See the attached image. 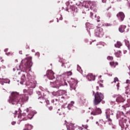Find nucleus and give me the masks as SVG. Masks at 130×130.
<instances>
[{"label": "nucleus", "mask_w": 130, "mask_h": 130, "mask_svg": "<svg viewBox=\"0 0 130 130\" xmlns=\"http://www.w3.org/2000/svg\"><path fill=\"white\" fill-rule=\"evenodd\" d=\"M32 61L27 58L22 60L20 63V65L19 66V68L21 72H18V75H21L20 78V83L21 85H24V83L27 80V82L26 83L28 89L27 92L30 95L33 94V89L36 87V82L34 80H32L31 78V75L28 73V72L31 71V67H32Z\"/></svg>", "instance_id": "1"}, {"label": "nucleus", "mask_w": 130, "mask_h": 130, "mask_svg": "<svg viewBox=\"0 0 130 130\" xmlns=\"http://www.w3.org/2000/svg\"><path fill=\"white\" fill-rule=\"evenodd\" d=\"M54 73L51 70L47 71V74L45 77H47L49 80H51L53 81H50L51 84H53L54 88L59 89V87L61 86H66L68 85L66 83V79H68L69 76H72V72L69 71L63 73L62 75H58L55 80V77H54Z\"/></svg>", "instance_id": "2"}, {"label": "nucleus", "mask_w": 130, "mask_h": 130, "mask_svg": "<svg viewBox=\"0 0 130 130\" xmlns=\"http://www.w3.org/2000/svg\"><path fill=\"white\" fill-rule=\"evenodd\" d=\"M29 98L27 94H19L17 92H12L11 96H9L8 102L12 105L22 106V104L26 101H28Z\"/></svg>", "instance_id": "3"}, {"label": "nucleus", "mask_w": 130, "mask_h": 130, "mask_svg": "<svg viewBox=\"0 0 130 130\" xmlns=\"http://www.w3.org/2000/svg\"><path fill=\"white\" fill-rule=\"evenodd\" d=\"M40 89L43 91H37V94L39 96V99H42L43 101H41V103H46V105L49 106V101L46 100V95H44V92H43L44 91V88L42 87H40Z\"/></svg>", "instance_id": "4"}, {"label": "nucleus", "mask_w": 130, "mask_h": 130, "mask_svg": "<svg viewBox=\"0 0 130 130\" xmlns=\"http://www.w3.org/2000/svg\"><path fill=\"white\" fill-rule=\"evenodd\" d=\"M28 111H29V110L28 109H27V110H25L22 115L21 114V110H20V108H19L18 111H15V113H14V117H16V116H17V115L18 118H22V119L20 120V122H17V124H20L21 121L27 120V118L24 117V116H26V112L28 113Z\"/></svg>", "instance_id": "5"}, {"label": "nucleus", "mask_w": 130, "mask_h": 130, "mask_svg": "<svg viewBox=\"0 0 130 130\" xmlns=\"http://www.w3.org/2000/svg\"><path fill=\"white\" fill-rule=\"evenodd\" d=\"M114 113V111L110 110V109H108L106 110V116L108 122H109V124L110 125H112V119H111V118H112Z\"/></svg>", "instance_id": "6"}, {"label": "nucleus", "mask_w": 130, "mask_h": 130, "mask_svg": "<svg viewBox=\"0 0 130 130\" xmlns=\"http://www.w3.org/2000/svg\"><path fill=\"white\" fill-rule=\"evenodd\" d=\"M104 99V95L101 92H96L94 94V105H98L102 100Z\"/></svg>", "instance_id": "7"}, {"label": "nucleus", "mask_w": 130, "mask_h": 130, "mask_svg": "<svg viewBox=\"0 0 130 130\" xmlns=\"http://www.w3.org/2000/svg\"><path fill=\"white\" fill-rule=\"evenodd\" d=\"M68 83L70 86L71 91L76 90V88L78 87V81L74 78H71L70 81H68Z\"/></svg>", "instance_id": "8"}, {"label": "nucleus", "mask_w": 130, "mask_h": 130, "mask_svg": "<svg viewBox=\"0 0 130 130\" xmlns=\"http://www.w3.org/2000/svg\"><path fill=\"white\" fill-rule=\"evenodd\" d=\"M27 109H28V111L27 112V113L26 112H25V116L27 115V117L29 119H32V118H33V116H34V115H35V114H36L37 113V112H36V111H30V108H27Z\"/></svg>", "instance_id": "9"}, {"label": "nucleus", "mask_w": 130, "mask_h": 130, "mask_svg": "<svg viewBox=\"0 0 130 130\" xmlns=\"http://www.w3.org/2000/svg\"><path fill=\"white\" fill-rule=\"evenodd\" d=\"M94 34L96 37H100L103 35V29L102 28L99 27L95 29Z\"/></svg>", "instance_id": "10"}, {"label": "nucleus", "mask_w": 130, "mask_h": 130, "mask_svg": "<svg viewBox=\"0 0 130 130\" xmlns=\"http://www.w3.org/2000/svg\"><path fill=\"white\" fill-rule=\"evenodd\" d=\"M53 95L54 96H57V97H61L62 95H67V91L65 90H59L56 92H53Z\"/></svg>", "instance_id": "11"}, {"label": "nucleus", "mask_w": 130, "mask_h": 130, "mask_svg": "<svg viewBox=\"0 0 130 130\" xmlns=\"http://www.w3.org/2000/svg\"><path fill=\"white\" fill-rule=\"evenodd\" d=\"M102 113V111H101V109L99 108H96L95 110V111H92L90 114L91 115H98V114H101Z\"/></svg>", "instance_id": "12"}, {"label": "nucleus", "mask_w": 130, "mask_h": 130, "mask_svg": "<svg viewBox=\"0 0 130 130\" xmlns=\"http://www.w3.org/2000/svg\"><path fill=\"white\" fill-rule=\"evenodd\" d=\"M117 17L118 18L119 20H120V21H122L123 20H124V13H123L122 12H120L117 15Z\"/></svg>", "instance_id": "13"}, {"label": "nucleus", "mask_w": 130, "mask_h": 130, "mask_svg": "<svg viewBox=\"0 0 130 130\" xmlns=\"http://www.w3.org/2000/svg\"><path fill=\"white\" fill-rule=\"evenodd\" d=\"M86 79H87L89 82H91V81H95V77L93 75V74H89L86 76Z\"/></svg>", "instance_id": "14"}, {"label": "nucleus", "mask_w": 130, "mask_h": 130, "mask_svg": "<svg viewBox=\"0 0 130 130\" xmlns=\"http://www.w3.org/2000/svg\"><path fill=\"white\" fill-rule=\"evenodd\" d=\"M59 62H62L61 67H64L65 68H67L69 69L70 68V63L62 61V58H60V60H59Z\"/></svg>", "instance_id": "15"}, {"label": "nucleus", "mask_w": 130, "mask_h": 130, "mask_svg": "<svg viewBox=\"0 0 130 130\" xmlns=\"http://www.w3.org/2000/svg\"><path fill=\"white\" fill-rule=\"evenodd\" d=\"M116 101L118 103H123V102H124V99H123L121 95H118L116 99Z\"/></svg>", "instance_id": "16"}, {"label": "nucleus", "mask_w": 130, "mask_h": 130, "mask_svg": "<svg viewBox=\"0 0 130 130\" xmlns=\"http://www.w3.org/2000/svg\"><path fill=\"white\" fill-rule=\"evenodd\" d=\"M75 104V102L72 101L71 103L68 104L67 107H66V109H68V110H72L73 108H74V105Z\"/></svg>", "instance_id": "17"}, {"label": "nucleus", "mask_w": 130, "mask_h": 130, "mask_svg": "<svg viewBox=\"0 0 130 130\" xmlns=\"http://www.w3.org/2000/svg\"><path fill=\"white\" fill-rule=\"evenodd\" d=\"M67 130H75V128H76L75 124H73V123H70L69 126L67 125Z\"/></svg>", "instance_id": "18"}, {"label": "nucleus", "mask_w": 130, "mask_h": 130, "mask_svg": "<svg viewBox=\"0 0 130 130\" xmlns=\"http://www.w3.org/2000/svg\"><path fill=\"white\" fill-rule=\"evenodd\" d=\"M33 126L32 125H30L29 124L25 125V128L23 130H31L32 129Z\"/></svg>", "instance_id": "19"}, {"label": "nucleus", "mask_w": 130, "mask_h": 130, "mask_svg": "<svg viewBox=\"0 0 130 130\" xmlns=\"http://www.w3.org/2000/svg\"><path fill=\"white\" fill-rule=\"evenodd\" d=\"M126 28V26L125 25H121V27L119 28V31L121 33H123V31H124V29Z\"/></svg>", "instance_id": "20"}, {"label": "nucleus", "mask_w": 130, "mask_h": 130, "mask_svg": "<svg viewBox=\"0 0 130 130\" xmlns=\"http://www.w3.org/2000/svg\"><path fill=\"white\" fill-rule=\"evenodd\" d=\"M115 47L117 48H119L120 46H122V44L120 41H117L116 44H115Z\"/></svg>", "instance_id": "21"}, {"label": "nucleus", "mask_w": 130, "mask_h": 130, "mask_svg": "<svg viewBox=\"0 0 130 130\" xmlns=\"http://www.w3.org/2000/svg\"><path fill=\"white\" fill-rule=\"evenodd\" d=\"M66 99H67V98L65 97L64 96H60L58 98V100L60 102H63V101H64V100H66Z\"/></svg>", "instance_id": "22"}, {"label": "nucleus", "mask_w": 130, "mask_h": 130, "mask_svg": "<svg viewBox=\"0 0 130 130\" xmlns=\"http://www.w3.org/2000/svg\"><path fill=\"white\" fill-rule=\"evenodd\" d=\"M51 102L52 103H53V104H54L55 105H56V104H57V103L59 102V101L58 99H56L55 100H52Z\"/></svg>", "instance_id": "23"}, {"label": "nucleus", "mask_w": 130, "mask_h": 130, "mask_svg": "<svg viewBox=\"0 0 130 130\" xmlns=\"http://www.w3.org/2000/svg\"><path fill=\"white\" fill-rule=\"evenodd\" d=\"M115 56L116 57H120L121 56V51H118L117 52L115 53Z\"/></svg>", "instance_id": "24"}, {"label": "nucleus", "mask_w": 130, "mask_h": 130, "mask_svg": "<svg viewBox=\"0 0 130 130\" xmlns=\"http://www.w3.org/2000/svg\"><path fill=\"white\" fill-rule=\"evenodd\" d=\"M3 81L5 84H10L11 81H10V79L7 78H3Z\"/></svg>", "instance_id": "25"}, {"label": "nucleus", "mask_w": 130, "mask_h": 130, "mask_svg": "<svg viewBox=\"0 0 130 130\" xmlns=\"http://www.w3.org/2000/svg\"><path fill=\"white\" fill-rule=\"evenodd\" d=\"M70 10L72 11V12H76V10H77V8L75 7V6H70Z\"/></svg>", "instance_id": "26"}, {"label": "nucleus", "mask_w": 130, "mask_h": 130, "mask_svg": "<svg viewBox=\"0 0 130 130\" xmlns=\"http://www.w3.org/2000/svg\"><path fill=\"white\" fill-rule=\"evenodd\" d=\"M107 59L108 60H112V59H113V57L109 56L107 57Z\"/></svg>", "instance_id": "27"}, {"label": "nucleus", "mask_w": 130, "mask_h": 130, "mask_svg": "<svg viewBox=\"0 0 130 130\" xmlns=\"http://www.w3.org/2000/svg\"><path fill=\"white\" fill-rule=\"evenodd\" d=\"M46 107H47L48 108L49 110H50V111L52 110V106H49L48 105H46Z\"/></svg>", "instance_id": "28"}, {"label": "nucleus", "mask_w": 130, "mask_h": 130, "mask_svg": "<svg viewBox=\"0 0 130 130\" xmlns=\"http://www.w3.org/2000/svg\"><path fill=\"white\" fill-rule=\"evenodd\" d=\"M77 71L78 72H81V67H80L79 65H77Z\"/></svg>", "instance_id": "29"}, {"label": "nucleus", "mask_w": 130, "mask_h": 130, "mask_svg": "<svg viewBox=\"0 0 130 130\" xmlns=\"http://www.w3.org/2000/svg\"><path fill=\"white\" fill-rule=\"evenodd\" d=\"M116 82H118V78L117 77H115L114 79V83H116Z\"/></svg>", "instance_id": "30"}, {"label": "nucleus", "mask_w": 130, "mask_h": 130, "mask_svg": "<svg viewBox=\"0 0 130 130\" xmlns=\"http://www.w3.org/2000/svg\"><path fill=\"white\" fill-rule=\"evenodd\" d=\"M110 66H111V67H113V66H114V64H115V63L114 61L110 62Z\"/></svg>", "instance_id": "31"}, {"label": "nucleus", "mask_w": 130, "mask_h": 130, "mask_svg": "<svg viewBox=\"0 0 130 130\" xmlns=\"http://www.w3.org/2000/svg\"><path fill=\"white\" fill-rule=\"evenodd\" d=\"M35 55H37V56H38V57H39V56H40V54L39 53V52H36Z\"/></svg>", "instance_id": "32"}, {"label": "nucleus", "mask_w": 130, "mask_h": 130, "mask_svg": "<svg viewBox=\"0 0 130 130\" xmlns=\"http://www.w3.org/2000/svg\"><path fill=\"white\" fill-rule=\"evenodd\" d=\"M106 26H107V27L109 26H112V24H110V23H106Z\"/></svg>", "instance_id": "33"}, {"label": "nucleus", "mask_w": 130, "mask_h": 130, "mask_svg": "<svg viewBox=\"0 0 130 130\" xmlns=\"http://www.w3.org/2000/svg\"><path fill=\"white\" fill-rule=\"evenodd\" d=\"M16 124V121H12L11 123V124H12V125H15Z\"/></svg>", "instance_id": "34"}, {"label": "nucleus", "mask_w": 130, "mask_h": 130, "mask_svg": "<svg viewBox=\"0 0 130 130\" xmlns=\"http://www.w3.org/2000/svg\"><path fill=\"white\" fill-rule=\"evenodd\" d=\"M82 126L84 127V128H88V125H82Z\"/></svg>", "instance_id": "35"}, {"label": "nucleus", "mask_w": 130, "mask_h": 130, "mask_svg": "<svg viewBox=\"0 0 130 130\" xmlns=\"http://www.w3.org/2000/svg\"><path fill=\"white\" fill-rule=\"evenodd\" d=\"M89 25H90V23L87 22L86 24H85V25L86 27H89Z\"/></svg>", "instance_id": "36"}, {"label": "nucleus", "mask_w": 130, "mask_h": 130, "mask_svg": "<svg viewBox=\"0 0 130 130\" xmlns=\"http://www.w3.org/2000/svg\"><path fill=\"white\" fill-rule=\"evenodd\" d=\"M107 17H108V18H110V17H111V14L108 13L107 14Z\"/></svg>", "instance_id": "37"}, {"label": "nucleus", "mask_w": 130, "mask_h": 130, "mask_svg": "<svg viewBox=\"0 0 130 130\" xmlns=\"http://www.w3.org/2000/svg\"><path fill=\"white\" fill-rule=\"evenodd\" d=\"M116 86L117 87V90H119V83H117Z\"/></svg>", "instance_id": "38"}, {"label": "nucleus", "mask_w": 130, "mask_h": 130, "mask_svg": "<svg viewBox=\"0 0 130 130\" xmlns=\"http://www.w3.org/2000/svg\"><path fill=\"white\" fill-rule=\"evenodd\" d=\"M97 18H98V19H97V22H100V20H99V19H100V17L98 16V17H97Z\"/></svg>", "instance_id": "39"}, {"label": "nucleus", "mask_w": 130, "mask_h": 130, "mask_svg": "<svg viewBox=\"0 0 130 130\" xmlns=\"http://www.w3.org/2000/svg\"><path fill=\"white\" fill-rule=\"evenodd\" d=\"M1 82H4V78H0V83H1Z\"/></svg>", "instance_id": "40"}, {"label": "nucleus", "mask_w": 130, "mask_h": 130, "mask_svg": "<svg viewBox=\"0 0 130 130\" xmlns=\"http://www.w3.org/2000/svg\"><path fill=\"white\" fill-rule=\"evenodd\" d=\"M106 1L107 0H102V3H103L104 4H105V3H106Z\"/></svg>", "instance_id": "41"}, {"label": "nucleus", "mask_w": 130, "mask_h": 130, "mask_svg": "<svg viewBox=\"0 0 130 130\" xmlns=\"http://www.w3.org/2000/svg\"><path fill=\"white\" fill-rule=\"evenodd\" d=\"M8 50H9V49L6 48L4 50L5 52H7Z\"/></svg>", "instance_id": "42"}, {"label": "nucleus", "mask_w": 130, "mask_h": 130, "mask_svg": "<svg viewBox=\"0 0 130 130\" xmlns=\"http://www.w3.org/2000/svg\"><path fill=\"white\" fill-rule=\"evenodd\" d=\"M39 97H40V96H39V98H38V99L40 100V102H41V101H43V99H39Z\"/></svg>", "instance_id": "43"}, {"label": "nucleus", "mask_w": 130, "mask_h": 130, "mask_svg": "<svg viewBox=\"0 0 130 130\" xmlns=\"http://www.w3.org/2000/svg\"><path fill=\"white\" fill-rule=\"evenodd\" d=\"M2 69H6V66L3 65L2 67H1Z\"/></svg>", "instance_id": "44"}, {"label": "nucleus", "mask_w": 130, "mask_h": 130, "mask_svg": "<svg viewBox=\"0 0 130 130\" xmlns=\"http://www.w3.org/2000/svg\"><path fill=\"white\" fill-rule=\"evenodd\" d=\"M1 84L2 85V86L5 84V82L4 81V80L3 82H1Z\"/></svg>", "instance_id": "45"}, {"label": "nucleus", "mask_w": 130, "mask_h": 130, "mask_svg": "<svg viewBox=\"0 0 130 130\" xmlns=\"http://www.w3.org/2000/svg\"><path fill=\"white\" fill-rule=\"evenodd\" d=\"M100 86H101L102 88H103V85L101 83H100Z\"/></svg>", "instance_id": "46"}, {"label": "nucleus", "mask_w": 130, "mask_h": 130, "mask_svg": "<svg viewBox=\"0 0 130 130\" xmlns=\"http://www.w3.org/2000/svg\"><path fill=\"white\" fill-rule=\"evenodd\" d=\"M60 16L61 17L59 18V20H62V16L61 15Z\"/></svg>", "instance_id": "47"}, {"label": "nucleus", "mask_w": 130, "mask_h": 130, "mask_svg": "<svg viewBox=\"0 0 130 130\" xmlns=\"http://www.w3.org/2000/svg\"><path fill=\"white\" fill-rule=\"evenodd\" d=\"M93 16V13L92 12L90 13V17L92 18V16Z\"/></svg>", "instance_id": "48"}, {"label": "nucleus", "mask_w": 130, "mask_h": 130, "mask_svg": "<svg viewBox=\"0 0 130 130\" xmlns=\"http://www.w3.org/2000/svg\"><path fill=\"white\" fill-rule=\"evenodd\" d=\"M109 9H111V6H110V7H109V8L107 9V11H109Z\"/></svg>", "instance_id": "49"}, {"label": "nucleus", "mask_w": 130, "mask_h": 130, "mask_svg": "<svg viewBox=\"0 0 130 130\" xmlns=\"http://www.w3.org/2000/svg\"><path fill=\"white\" fill-rule=\"evenodd\" d=\"M88 32V34H89L90 36H91V34H90V30H87Z\"/></svg>", "instance_id": "50"}, {"label": "nucleus", "mask_w": 130, "mask_h": 130, "mask_svg": "<svg viewBox=\"0 0 130 130\" xmlns=\"http://www.w3.org/2000/svg\"><path fill=\"white\" fill-rule=\"evenodd\" d=\"M115 64H116V66H118V62H115Z\"/></svg>", "instance_id": "51"}, {"label": "nucleus", "mask_w": 130, "mask_h": 130, "mask_svg": "<svg viewBox=\"0 0 130 130\" xmlns=\"http://www.w3.org/2000/svg\"><path fill=\"white\" fill-rule=\"evenodd\" d=\"M31 51H32V52H35V50L32 49V50H31Z\"/></svg>", "instance_id": "52"}, {"label": "nucleus", "mask_w": 130, "mask_h": 130, "mask_svg": "<svg viewBox=\"0 0 130 130\" xmlns=\"http://www.w3.org/2000/svg\"><path fill=\"white\" fill-rule=\"evenodd\" d=\"M128 81H129V80H127L126 81V84H127V83H128Z\"/></svg>", "instance_id": "53"}, {"label": "nucleus", "mask_w": 130, "mask_h": 130, "mask_svg": "<svg viewBox=\"0 0 130 130\" xmlns=\"http://www.w3.org/2000/svg\"><path fill=\"white\" fill-rule=\"evenodd\" d=\"M125 94H126V95H127V94H128V92H127V91H125Z\"/></svg>", "instance_id": "54"}, {"label": "nucleus", "mask_w": 130, "mask_h": 130, "mask_svg": "<svg viewBox=\"0 0 130 130\" xmlns=\"http://www.w3.org/2000/svg\"><path fill=\"white\" fill-rule=\"evenodd\" d=\"M19 54H22V51H19Z\"/></svg>", "instance_id": "55"}, {"label": "nucleus", "mask_w": 130, "mask_h": 130, "mask_svg": "<svg viewBox=\"0 0 130 130\" xmlns=\"http://www.w3.org/2000/svg\"><path fill=\"white\" fill-rule=\"evenodd\" d=\"M78 127H79V129H82V127L79 126Z\"/></svg>", "instance_id": "56"}, {"label": "nucleus", "mask_w": 130, "mask_h": 130, "mask_svg": "<svg viewBox=\"0 0 130 130\" xmlns=\"http://www.w3.org/2000/svg\"><path fill=\"white\" fill-rule=\"evenodd\" d=\"M6 54L7 55H10V53H6Z\"/></svg>", "instance_id": "57"}, {"label": "nucleus", "mask_w": 130, "mask_h": 130, "mask_svg": "<svg viewBox=\"0 0 130 130\" xmlns=\"http://www.w3.org/2000/svg\"><path fill=\"white\" fill-rule=\"evenodd\" d=\"M96 89H97V90H99V86H97V87H96Z\"/></svg>", "instance_id": "58"}, {"label": "nucleus", "mask_w": 130, "mask_h": 130, "mask_svg": "<svg viewBox=\"0 0 130 130\" xmlns=\"http://www.w3.org/2000/svg\"><path fill=\"white\" fill-rule=\"evenodd\" d=\"M23 92H27V90H26V89H24V90H23Z\"/></svg>", "instance_id": "59"}, {"label": "nucleus", "mask_w": 130, "mask_h": 130, "mask_svg": "<svg viewBox=\"0 0 130 130\" xmlns=\"http://www.w3.org/2000/svg\"><path fill=\"white\" fill-rule=\"evenodd\" d=\"M69 10H70V9H67L66 10V11H67V12H70V11H69Z\"/></svg>", "instance_id": "60"}, {"label": "nucleus", "mask_w": 130, "mask_h": 130, "mask_svg": "<svg viewBox=\"0 0 130 130\" xmlns=\"http://www.w3.org/2000/svg\"><path fill=\"white\" fill-rule=\"evenodd\" d=\"M82 14H84V15H86V12H83Z\"/></svg>", "instance_id": "61"}, {"label": "nucleus", "mask_w": 130, "mask_h": 130, "mask_svg": "<svg viewBox=\"0 0 130 130\" xmlns=\"http://www.w3.org/2000/svg\"><path fill=\"white\" fill-rule=\"evenodd\" d=\"M13 72H15V71H16V69H15V68H14V69H13Z\"/></svg>", "instance_id": "62"}, {"label": "nucleus", "mask_w": 130, "mask_h": 130, "mask_svg": "<svg viewBox=\"0 0 130 130\" xmlns=\"http://www.w3.org/2000/svg\"><path fill=\"white\" fill-rule=\"evenodd\" d=\"M125 53H126V51H124V54H125Z\"/></svg>", "instance_id": "63"}, {"label": "nucleus", "mask_w": 130, "mask_h": 130, "mask_svg": "<svg viewBox=\"0 0 130 130\" xmlns=\"http://www.w3.org/2000/svg\"><path fill=\"white\" fill-rule=\"evenodd\" d=\"M93 117H90V119H93Z\"/></svg>", "instance_id": "64"}]
</instances>
